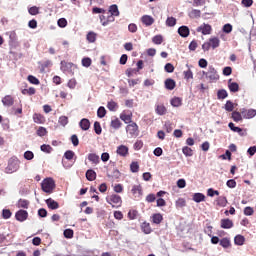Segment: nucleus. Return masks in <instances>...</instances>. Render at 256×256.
Wrapping results in <instances>:
<instances>
[{
	"mask_svg": "<svg viewBox=\"0 0 256 256\" xmlns=\"http://www.w3.org/2000/svg\"><path fill=\"white\" fill-rule=\"evenodd\" d=\"M21 164V162L19 161L18 157H11L8 160V165L5 168V173L11 174V173H15L16 171H19V165Z\"/></svg>",
	"mask_w": 256,
	"mask_h": 256,
	"instance_id": "1",
	"label": "nucleus"
},
{
	"mask_svg": "<svg viewBox=\"0 0 256 256\" xmlns=\"http://www.w3.org/2000/svg\"><path fill=\"white\" fill-rule=\"evenodd\" d=\"M42 191L44 193H53V190L55 189V180L53 178H46L41 183Z\"/></svg>",
	"mask_w": 256,
	"mask_h": 256,
	"instance_id": "2",
	"label": "nucleus"
},
{
	"mask_svg": "<svg viewBox=\"0 0 256 256\" xmlns=\"http://www.w3.org/2000/svg\"><path fill=\"white\" fill-rule=\"evenodd\" d=\"M126 133H128V135L133 139H135V137H139V126L137 123L131 122L128 124L126 126Z\"/></svg>",
	"mask_w": 256,
	"mask_h": 256,
	"instance_id": "3",
	"label": "nucleus"
},
{
	"mask_svg": "<svg viewBox=\"0 0 256 256\" xmlns=\"http://www.w3.org/2000/svg\"><path fill=\"white\" fill-rule=\"evenodd\" d=\"M206 78L210 81H219V74H217V70H215V67H208V71L206 72Z\"/></svg>",
	"mask_w": 256,
	"mask_h": 256,
	"instance_id": "4",
	"label": "nucleus"
},
{
	"mask_svg": "<svg viewBox=\"0 0 256 256\" xmlns=\"http://www.w3.org/2000/svg\"><path fill=\"white\" fill-rule=\"evenodd\" d=\"M240 112L243 119H253V117L256 116V110L253 108H250V109L242 108L240 109Z\"/></svg>",
	"mask_w": 256,
	"mask_h": 256,
	"instance_id": "5",
	"label": "nucleus"
},
{
	"mask_svg": "<svg viewBox=\"0 0 256 256\" xmlns=\"http://www.w3.org/2000/svg\"><path fill=\"white\" fill-rule=\"evenodd\" d=\"M73 67H75V65L71 62L61 61L60 63V69L63 73H73Z\"/></svg>",
	"mask_w": 256,
	"mask_h": 256,
	"instance_id": "6",
	"label": "nucleus"
},
{
	"mask_svg": "<svg viewBox=\"0 0 256 256\" xmlns=\"http://www.w3.org/2000/svg\"><path fill=\"white\" fill-rule=\"evenodd\" d=\"M16 220L20 221V223H23V221H27V218L29 217V213L27 210H19L15 214Z\"/></svg>",
	"mask_w": 256,
	"mask_h": 256,
	"instance_id": "7",
	"label": "nucleus"
},
{
	"mask_svg": "<svg viewBox=\"0 0 256 256\" xmlns=\"http://www.w3.org/2000/svg\"><path fill=\"white\" fill-rule=\"evenodd\" d=\"M198 33H202V35H211V25L203 24L197 28Z\"/></svg>",
	"mask_w": 256,
	"mask_h": 256,
	"instance_id": "8",
	"label": "nucleus"
},
{
	"mask_svg": "<svg viewBox=\"0 0 256 256\" xmlns=\"http://www.w3.org/2000/svg\"><path fill=\"white\" fill-rule=\"evenodd\" d=\"M141 21L146 27H151L155 23V19L151 15H143Z\"/></svg>",
	"mask_w": 256,
	"mask_h": 256,
	"instance_id": "9",
	"label": "nucleus"
},
{
	"mask_svg": "<svg viewBox=\"0 0 256 256\" xmlns=\"http://www.w3.org/2000/svg\"><path fill=\"white\" fill-rule=\"evenodd\" d=\"M116 153L120 155V157H127L129 155V147L120 145L117 147Z\"/></svg>",
	"mask_w": 256,
	"mask_h": 256,
	"instance_id": "10",
	"label": "nucleus"
},
{
	"mask_svg": "<svg viewBox=\"0 0 256 256\" xmlns=\"http://www.w3.org/2000/svg\"><path fill=\"white\" fill-rule=\"evenodd\" d=\"M2 103L4 107H12V105L15 103V99H13L11 95H6L4 98H2Z\"/></svg>",
	"mask_w": 256,
	"mask_h": 256,
	"instance_id": "11",
	"label": "nucleus"
},
{
	"mask_svg": "<svg viewBox=\"0 0 256 256\" xmlns=\"http://www.w3.org/2000/svg\"><path fill=\"white\" fill-rule=\"evenodd\" d=\"M220 226L222 229H232L233 221L229 218L222 219Z\"/></svg>",
	"mask_w": 256,
	"mask_h": 256,
	"instance_id": "12",
	"label": "nucleus"
},
{
	"mask_svg": "<svg viewBox=\"0 0 256 256\" xmlns=\"http://www.w3.org/2000/svg\"><path fill=\"white\" fill-rule=\"evenodd\" d=\"M155 112L157 115L163 116L167 113V108L163 104H156Z\"/></svg>",
	"mask_w": 256,
	"mask_h": 256,
	"instance_id": "13",
	"label": "nucleus"
},
{
	"mask_svg": "<svg viewBox=\"0 0 256 256\" xmlns=\"http://www.w3.org/2000/svg\"><path fill=\"white\" fill-rule=\"evenodd\" d=\"M164 85H165V88L168 89V91H173V89H175L177 84L175 80L168 78L165 80Z\"/></svg>",
	"mask_w": 256,
	"mask_h": 256,
	"instance_id": "14",
	"label": "nucleus"
},
{
	"mask_svg": "<svg viewBox=\"0 0 256 256\" xmlns=\"http://www.w3.org/2000/svg\"><path fill=\"white\" fill-rule=\"evenodd\" d=\"M80 128L82 131H89V128L91 127V122L87 118H83L80 123Z\"/></svg>",
	"mask_w": 256,
	"mask_h": 256,
	"instance_id": "15",
	"label": "nucleus"
},
{
	"mask_svg": "<svg viewBox=\"0 0 256 256\" xmlns=\"http://www.w3.org/2000/svg\"><path fill=\"white\" fill-rule=\"evenodd\" d=\"M228 89L231 93H237L239 91V84L237 82H232L231 79L228 80Z\"/></svg>",
	"mask_w": 256,
	"mask_h": 256,
	"instance_id": "16",
	"label": "nucleus"
},
{
	"mask_svg": "<svg viewBox=\"0 0 256 256\" xmlns=\"http://www.w3.org/2000/svg\"><path fill=\"white\" fill-rule=\"evenodd\" d=\"M46 205L49 209H52V210L59 209V203L53 200L52 198H48L46 200Z\"/></svg>",
	"mask_w": 256,
	"mask_h": 256,
	"instance_id": "17",
	"label": "nucleus"
},
{
	"mask_svg": "<svg viewBox=\"0 0 256 256\" xmlns=\"http://www.w3.org/2000/svg\"><path fill=\"white\" fill-rule=\"evenodd\" d=\"M190 31H189V27L187 26H180L178 28V35H180V37H187L189 35Z\"/></svg>",
	"mask_w": 256,
	"mask_h": 256,
	"instance_id": "18",
	"label": "nucleus"
},
{
	"mask_svg": "<svg viewBox=\"0 0 256 256\" xmlns=\"http://www.w3.org/2000/svg\"><path fill=\"white\" fill-rule=\"evenodd\" d=\"M86 179L88 181H95L97 179V173L93 169H89L86 171Z\"/></svg>",
	"mask_w": 256,
	"mask_h": 256,
	"instance_id": "19",
	"label": "nucleus"
},
{
	"mask_svg": "<svg viewBox=\"0 0 256 256\" xmlns=\"http://www.w3.org/2000/svg\"><path fill=\"white\" fill-rule=\"evenodd\" d=\"M108 203H114L115 205H121V196L113 194L110 196Z\"/></svg>",
	"mask_w": 256,
	"mask_h": 256,
	"instance_id": "20",
	"label": "nucleus"
},
{
	"mask_svg": "<svg viewBox=\"0 0 256 256\" xmlns=\"http://www.w3.org/2000/svg\"><path fill=\"white\" fill-rule=\"evenodd\" d=\"M235 245L242 246L245 245V236L238 234L234 238Z\"/></svg>",
	"mask_w": 256,
	"mask_h": 256,
	"instance_id": "21",
	"label": "nucleus"
},
{
	"mask_svg": "<svg viewBox=\"0 0 256 256\" xmlns=\"http://www.w3.org/2000/svg\"><path fill=\"white\" fill-rule=\"evenodd\" d=\"M210 47H212V49H217V47H219L221 41L219 40V38L217 37H213L209 39Z\"/></svg>",
	"mask_w": 256,
	"mask_h": 256,
	"instance_id": "22",
	"label": "nucleus"
},
{
	"mask_svg": "<svg viewBox=\"0 0 256 256\" xmlns=\"http://www.w3.org/2000/svg\"><path fill=\"white\" fill-rule=\"evenodd\" d=\"M108 13L114 17H119V7L116 4L111 5Z\"/></svg>",
	"mask_w": 256,
	"mask_h": 256,
	"instance_id": "23",
	"label": "nucleus"
},
{
	"mask_svg": "<svg viewBox=\"0 0 256 256\" xmlns=\"http://www.w3.org/2000/svg\"><path fill=\"white\" fill-rule=\"evenodd\" d=\"M115 21V16L110 14L109 12H106V20L102 22L103 27H106V25H109V23H113Z\"/></svg>",
	"mask_w": 256,
	"mask_h": 256,
	"instance_id": "24",
	"label": "nucleus"
},
{
	"mask_svg": "<svg viewBox=\"0 0 256 256\" xmlns=\"http://www.w3.org/2000/svg\"><path fill=\"white\" fill-rule=\"evenodd\" d=\"M216 203L219 207H227V197L219 196L216 200Z\"/></svg>",
	"mask_w": 256,
	"mask_h": 256,
	"instance_id": "25",
	"label": "nucleus"
},
{
	"mask_svg": "<svg viewBox=\"0 0 256 256\" xmlns=\"http://www.w3.org/2000/svg\"><path fill=\"white\" fill-rule=\"evenodd\" d=\"M229 129H231V131H233L234 133H239L241 136H243V129L236 127L235 124L233 122H230L228 124Z\"/></svg>",
	"mask_w": 256,
	"mask_h": 256,
	"instance_id": "26",
	"label": "nucleus"
},
{
	"mask_svg": "<svg viewBox=\"0 0 256 256\" xmlns=\"http://www.w3.org/2000/svg\"><path fill=\"white\" fill-rule=\"evenodd\" d=\"M193 201H195V203H201L205 201V195L203 193H195L193 195Z\"/></svg>",
	"mask_w": 256,
	"mask_h": 256,
	"instance_id": "27",
	"label": "nucleus"
},
{
	"mask_svg": "<svg viewBox=\"0 0 256 256\" xmlns=\"http://www.w3.org/2000/svg\"><path fill=\"white\" fill-rule=\"evenodd\" d=\"M170 103L172 107H181V105L183 104V100L179 97H174L171 99Z\"/></svg>",
	"mask_w": 256,
	"mask_h": 256,
	"instance_id": "28",
	"label": "nucleus"
},
{
	"mask_svg": "<svg viewBox=\"0 0 256 256\" xmlns=\"http://www.w3.org/2000/svg\"><path fill=\"white\" fill-rule=\"evenodd\" d=\"M232 119L236 123H239V121H243V114H241V112L234 111L232 112Z\"/></svg>",
	"mask_w": 256,
	"mask_h": 256,
	"instance_id": "29",
	"label": "nucleus"
},
{
	"mask_svg": "<svg viewBox=\"0 0 256 256\" xmlns=\"http://www.w3.org/2000/svg\"><path fill=\"white\" fill-rule=\"evenodd\" d=\"M88 160L91 162V163H94V165H98L99 163V156L95 153H90L88 155Z\"/></svg>",
	"mask_w": 256,
	"mask_h": 256,
	"instance_id": "30",
	"label": "nucleus"
},
{
	"mask_svg": "<svg viewBox=\"0 0 256 256\" xmlns=\"http://www.w3.org/2000/svg\"><path fill=\"white\" fill-rule=\"evenodd\" d=\"M220 245L224 249H229V247H231V240L229 238H222L220 240Z\"/></svg>",
	"mask_w": 256,
	"mask_h": 256,
	"instance_id": "31",
	"label": "nucleus"
},
{
	"mask_svg": "<svg viewBox=\"0 0 256 256\" xmlns=\"http://www.w3.org/2000/svg\"><path fill=\"white\" fill-rule=\"evenodd\" d=\"M190 19H199L201 17V10L193 9L191 12H189Z\"/></svg>",
	"mask_w": 256,
	"mask_h": 256,
	"instance_id": "32",
	"label": "nucleus"
},
{
	"mask_svg": "<svg viewBox=\"0 0 256 256\" xmlns=\"http://www.w3.org/2000/svg\"><path fill=\"white\" fill-rule=\"evenodd\" d=\"M152 221L153 223H155V225H159L161 221H163V215H161L160 213L154 214L152 216Z\"/></svg>",
	"mask_w": 256,
	"mask_h": 256,
	"instance_id": "33",
	"label": "nucleus"
},
{
	"mask_svg": "<svg viewBox=\"0 0 256 256\" xmlns=\"http://www.w3.org/2000/svg\"><path fill=\"white\" fill-rule=\"evenodd\" d=\"M86 39L89 43H95V41H97V34H95V32H89Z\"/></svg>",
	"mask_w": 256,
	"mask_h": 256,
	"instance_id": "34",
	"label": "nucleus"
},
{
	"mask_svg": "<svg viewBox=\"0 0 256 256\" xmlns=\"http://www.w3.org/2000/svg\"><path fill=\"white\" fill-rule=\"evenodd\" d=\"M182 153L186 157H193V149H191L189 146H185L182 148Z\"/></svg>",
	"mask_w": 256,
	"mask_h": 256,
	"instance_id": "35",
	"label": "nucleus"
},
{
	"mask_svg": "<svg viewBox=\"0 0 256 256\" xmlns=\"http://www.w3.org/2000/svg\"><path fill=\"white\" fill-rule=\"evenodd\" d=\"M111 127L113 129H121V120H119V118L112 119Z\"/></svg>",
	"mask_w": 256,
	"mask_h": 256,
	"instance_id": "36",
	"label": "nucleus"
},
{
	"mask_svg": "<svg viewBox=\"0 0 256 256\" xmlns=\"http://www.w3.org/2000/svg\"><path fill=\"white\" fill-rule=\"evenodd\" d=\"M105 115H107V110L105 109V107L100 106L97 110V117H99V119H103Z\"/></svg>",
	"mask_w": 256,
	"mask_h": 256,
	"instance_id": "37",
	"label": "nucleus"
},
{
	"mask_svg": "<svg viewBox=\"0 0 256 256\" xmlns=\"http://www.w3.org/2000/svg\"><path fill=\"white\" fill-rule=\"evenodd\" d=\"M228 96H229V94L227 93V90H225V89L218 90V92H217L218 99H227Z\"/></svg>",
	"mask_w": 256,
	"mask_h": 256,
	"instance_id": "38",
	"label": "nucleus"
},
{
	"mask_svg": "<svg viewBox=\"0 0 256 256\" xmlns=\"http://www.w3.org/2000/svg\"><path fill=\"white\" fill-rule=\"evenodd\" d=\"M142 231L143 233H145V235H149V233H151V225L147 222H144L142 224Z\"/></svg>",
	"mask_w": 256,
	"mask_h": 256,
	"instance_id": "39",
	"label": "nucleus"
},
{
	"mask_svg": "<svg viewBox=\"0 0 256 256\" xmlns=\"http://www.w3.org/2000/svg\"><path fill=\"white\" fill-rule=\"evenodd\" d=\"M186 67H188V70L184 71V79L189 81V79H193V72L191 68H189V64H187Z\"/></svg>",
	"mask_w": 256,
	"mask_h": 256,
	"instance_id": "40",
	"label": "nucleus"
},
{
	"mask_svg": "<svg viewBox=\"0 0 256 256\" xmlns=\"http://www.w3.org/2000/svg\"><path fill=\"white\" fill-rule=\"evenodd\" d=\"M166 25L168 27H175V25H177V19H175V17H168L166 20Z\"/></svg>",
	"mask_w": 256,
	"mask_h": 256,
	"instance_id": "41",
	"label": "nucleus"
},
{
	"mask_svg": "<svg viewBox=\"0 0 256 256\" xmlns=\"http://www.w3.org/2000/svg\"><path fill=\"white\" fill-rule=\"evenodd\" d=\"M118 107L119 106L117 105V102H115V101H110L107 104V109H109V111H117Z\"/></svg>",
	"mask_w": 256,
	"mask_h": 256,
	"instance_id": "42",
	"label": "nucleus"
},
{
	"mask_svg": "<svg viewBox=\"0 0 256 256\" xmlns=\"http://www.w3.org/2000/svg\"><path fill=\"white\" fill-rule=\"evenodd\" d=\"M18 207H19V208H22V209H28V207H29V201H28V200L20 199V200L18 201Z\"/></svg>",
	"mask_w": 256,
	"mask_h": 256,
	"instance_id": "43",
	"label": "nucleus"
},
{
	"mask_svg": "<svg viewBox=\"0 0 256 256\" xmlns=\"http://www.w3.org/2000/svg\"><path fill=\"white\" fill-rule=\"evenodd\" d=\"M94 131L96 135H101V133L103 132V129L101 128V123H99L98 121L94 122Z\"/></svg>",
	"mask_w": 256,
	"mask_h": 256,
	"instance_id": "44",
	"label": "nucleus"
},
{
	"mask_svg": "<svg viewBox=\"0 0 256 256\" xmlns=\"http://www.w3.org/2000/svg\"><path fill=\"white\" fill-rule=\"evenodd\" d=\"M142 189H141V185H134L132 188V193L133 195H136L137 197H139V195H141Z\"/></svg>",
	"mask_w": 256,
	"mask_h": 256,
	"instance_id": "45",
	"label": "nucleus"
},
{
	"mask_svg": "<svg viewBox=\"0 0 256 256\" xmlns=\"http://www.w3.org/2000/svg\"><path fill=\"white\" fill-rule=\"evenodd\" d=\"M225 111H228L229 113H231V111H233V109H235V106L233 104V102H231L230 100H228L224 106Z\"/></svg>",
	"mask_w": 256,
	"mask_h": 256,
	"instance_id": "46",
	"label": "nucleus"
},
{
	"mask_svg": "<svg viewBox=\"0 0 256 256\" xmlns=\"http://www.w3.org/2000/svg\"><path fill=\"white\" fill-rule=\"evenodd\" d=\"M152 42L155 44V45H161V43H163V36L161 35H156L152 38Z\"/></svg>",
	"mask_w": 256,
	"mask_h": 256,
	"instance_id": "47",
	"label": "nucleus"
},
{
	"mask_svg": "<svg viewBox=\"0 0 256 256\" xmlns=\"http://www.w3.org/2000/svg\"><path fill=\"white\" fill-rule=\"evenodd\" d=\"M130 171H131L132 173H138V172H139V163H137V162H132V163L130 164Z\"/></svg>",
	"mask_w": 256,
	"mask_h": 256,
	"instance_id": "48",
	"label": "nucleus"
},
{
	"mask_svg": "<svg viewBox=\"0 0 256 256\" xmlns=\"http://www.w3.org/2000/svg\"><path fill=\"white\" fill-rule=\"evenodd\" d=\"M120 119L122 120V121H124V123H133L132 121H131V115H127V114H121L120 115Z\"/></svg>",
	"mask_w": 256,
	"mask_h": 256,
	"instance_id": "49",
	"label": "nucleus"
},
{
	"mask_svg": "<svg viewBox=\"0 0 256 256\" xmlns=\"http://www.w3.org/2000/svg\"><path fill=\"white\" fill-rule=\"evenodd\" d=\"M41 151H43V153H51L53 151V148L51 147V145H46L43 144L40 147Z\"/></svg>",
	"mask_w": 256,
	"mask_h": 256,
	"instance_id": "50",
	"label": "nucleus"
},
{
	"mask_svg": "<svg viewBox=\"0 0 256 256\" xmlns=\"http://www.w3.org/2000/svg\"><path fill=\"white\" fill-rule=\"evenodd\" d=\"M64 157L65 159H67L68 161H71V159H73L75 157V152H73L72 150H68L64 153Z\"/></svg>",
	"mask_w": 256,
	"mask_h": 256,
	"instance_id": "51",
	"label": "nucleus"
},
{
	"mask_svg": "<svg viewBox=\"0 0 256 256\" xmlns=\"http://www.w3.org/2000/svg\"><path fill=\"white\" fill-rule=\"evenodd\" d=\"M34 157H35V154H33L32 151L28 150L24 153V159H26V161H32V159H34Z\"/></svg>",
	"mask_w": 256,
	"mask_h": 256,
	"instance_id": "52",
	"label": "nucleus"
},
{
	"mask_svg": "<svg viewBox=\"0 0 256 256\" xmlns=\"http://www.w3.org/2000/svg\"><path fill=\"white\" fill-rule=\"evenodd\" d=\"M58 123L62 125V127H65L67 123H69V118L67 116H61L58 120Z\"/></svg>",
	"mask_w": 256,
	"mask_h": 256,
	"instance_id": "53",
	"label": "nucleus"
},
{
	"mask_svg": "<svg viewBox=\"0 0 256 256\" xmlns=\"http://www.w3.org/2000/svg\"><path fill=\"white\" fill-rule=\"evenodd\" d=\"M92 60L89 57H84L82 59V66L83 67H91Z\"/></svg>",
	"mask_w": 256,
	"mask_h": 256,
	"instance_id": "54",
	"label": "nucleus"
},
{
	"mask_svg": "<svg viewBox=\"0 0 256 256\" xmlns=\"http://www.w3.org/2000/svg\"><path fill=\"white\" fill-rule=\"evenodd\" d=\"M11 215H12L11 210H9V209L2 210L3 219H11Z\"/></svg>",
	"mask_w": 256,
	"mask_h": 256,
	"instance_id": "55",
	"label": "nucleus"
},
{
	"mask_svg": "<svg viewBox=\"0 0 256 256\" xmlns=\"http://www.w3.org/2000/svg\"><path fill=\"white\" fill-rule=\"evenodd\" d=\"M164 70L166 71V73H173V71H175V66H173V64L171 63H167L164 66Z\"/></svg>",
	"mask_w": 256,
	"mask_h": 256,
	"instance_id": "56",
	"label": "nucleus"
},
{
	"mask_svg": "<svg viewBox=\"0 0 256 256\" xmlns=\"http://www.w3.org/2000/svg\"><path fill=\"white\" fill-rule=\"evenodd\" d=\"M226 185L229 187V189H235L237 187V182L235 179H230L226 182Z\"/></svg>",
	"mask_w": 256,
	"mask_h": 256,
	"instance_id": "57",
	"label": "nucleus"
},
{
	"mask_svg": "<svg viewBox=\"0 0 256 256\" xmlns=\"http://www.w3.org/2000/svg\"><path fill=\"white\" fill-rule=\"evenodd\" d=\"M222 31H223V33L229 34V33H231V31H233V26L229 23L225 24L222 28Z\"/></svg>",
	"mask_w": 256,
	"mask_h": 256,
	"instance_id": "58",
	"label": "nucleus"
},
{
	"mask_svg": "<svg viewBox=\"0 0 256 256\" xmlns=\"http://www.w3.org/2000/svg\"><path fill=\"white\" fill-rule=\"evenodd\" d=\"M29 83H32V85H39V79L33 75L28 76Z\"/></svg>",
	"mask_w": 256,
	"mask_h": 256,
	"instance_id": "59",
	"label": "nucleus"
},
{
	"mask_svg": "<svg viewBox=\"0 0 256 256\" xmlns=\"http://www.w3.org/2000/svg\"><path fill=\"white\" fill-rule=\"evenodd\" d=\"M37 135L39 137H45V135H47V129H45V127H39L37 130Z\"/></svg>",
	"mask_w": 256,
	"mask_h": 256,
	"instance_id": "60",
	"label": "nucleus"
},
{
	"mask_svg": "<svg viewBox=\"0 0 256 256\" xmlns=\"http://www.w3.org/2000/svg\"><path fill=\"white\" fill-rule=\"evenodd\" d=\"M207 195H208V197H215V195H219V191L215 190L213 188H209L207 190Z\"/></svg>",
	"mask_w": 256,
	"mask_h": 256,
	"instance_id": "61",
	"label": "nucleus"
},
{
	"mask_svg": "<svg viewBox=\"0 0 256 256\" xmlns=\"http://www.w3.org/2000/svg\"><path fill=\"white\" fill-rule=\"evenodd\" d=\"M64 237L66 239H73V230L71 229L64 230Z\"/></svg>",
	"mask_w": 256,
	"mask_h": 256,
	"instance_id": "62",
	"label": "nucleus"
},
{
	"mask_svg": "<svg viewBox=\"0 0 256 256\" xmlns=\"http://www.w3.org/2000/svg\"><path fill=\"white\" fill-rule=\"evenodd\" d=\"M134 149H135V151H140V149H143V141L137 140L134 143Z\"/></svg>",
	"mask_w": 256,
	"mask_h": 256,
	"instance_id": "63",
	"label": "nucleus"
},
{
	"mask_svg": "<svg viewBox=\"0 0 256 256\" xmlns=\"http://www.w3.org/2000/svg\"><path fill=\"white\" fill-rule=\"evenodd\" d=\"M58 27H67V19L65 18H60L58 20Z\"/></svg>",
	"mask_w": 256,
	"mask_h": 256,
	"instance_id": "64",
	"label": "nucleus"
}]
</instances>
